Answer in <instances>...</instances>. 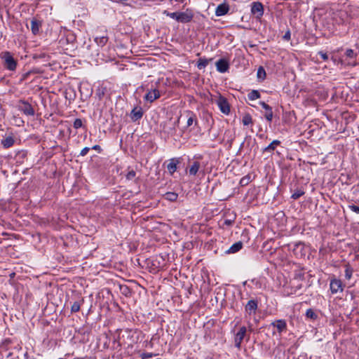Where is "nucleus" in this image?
Wrapping results in <instances>:
<instances>
[{
	"instance_id": "nucleus-1",
	"label": "nucleus",
	"mask_w": 359,
	"mask_h": 359,
	"mask_svg": "<svg viewBox=\"0 0 359 359\" xmlns=\"http://www.w3.org/2000/svg\"><path fill=\"white\" fill-rule=\"evenodd\" d=\"M2 59L4 60V67L6 69L10 71L15 70L17 67V61L14 59L11 53L8 51L4 53Z\"/></svg>"
},
{
	"instance_id": "nucleus-2",
	"label": "nucleus",
	"mask_w": 359,
	"mask_h": 359,
	"mask_svg": "<svg viewBox=\"0 0 359 359\" xmlns=\"http://www.w3.org/2000/svg\"><path fill=\"white\" fill-rule=\"evenodd\" d=\"M17 108L26 116H32L35 114V111L33 107L25 100H20L18 101Z\"/></svg>"
},
{
	"instance_id": "nucleus-3",
	"label": "nucleus",
	"mask_w": 359,
	"mask_h": 359,
	"mask_svg": "<svg viewBox=\"0 0 359 359\" xmlns=\"http://www.w3.org/2000/svg\"><path fill=\"white\" fill-rule=\"evenodd\" d=\"M251 13L256 19H261L264 15V6L259 1L252 2L251 4Z\"/></svg>"
},
{
	"instance_id": "nucleus-4",
	"label": "nucleus",
	"mask_w": 359,
	"mask_h": 359,
	"mask_svg": "<svg viewBox=\"0 0 359 359\" xmlns=\"http://www.w3.org/2000/svg\"><path fill=\"white\" fill-rule=\"evenodd\" d=\"M217 104L223 114L228 115L230 113V105L227 99L224 96L219 95L217 100Z\"/></svg>"
},
{
	"instance_id": "nucleus-5",
	"label": "nucleus",
	"mask_w": 359,
	"mask_h": 359,
	"mask_svg": "<svg viewBox=\"0 0 359 359\" xmlns=\"http://www.w3.org/2000/svg\"><path fill=\"white\" fill-rule=\"evenodd\" d=\"M330 289L332 294H337L344 290V285L340 279L332 278L330 280Z\"/></svg>"
},
{
	"instance_id": "nucleus-6",
	"label": "nucleus",
	"mask_w": 359,
	"mask_h": 359,
	"mask_svg": "<svg viewBox=\"0 0 359 359\" xmlns=\"http://www.w3.org/2000/svg\"><path fill=\"white\" fill-rule=\"evenodd\" d=\"M217 70L220 73H225L229 69V63L227 60L221 58L215 63Z\"/></svg>"
},
{
	"instance_id": "nucleus-7",
	"label": "nucleus",
	"mask_w": 359,
	"mask_h": 359,
	"mask_svg": "<svg viewBox=\"0 0 359 359\" xmlns=\"http://www.w3.org/2000/svg\"><path fill=\"white\" fill-rule=\"evenodd\" d=\"M194 14L191 11L187 10L185 12H180L177 22L187 23L192 20Z\"/></svg>"
},
{
	"instance_id": "nucleus-8",
	"label": "nucleus",
	"mask_w": 359,
	"mask_h": 359,
	"mask_svg": "<svg viewBox=\"0 0 359 359\" xmlns=\"http://www.w3.org/2000/svg\"><path fill=\"white\" fill-rule=\"evenodd\" d=\"M258 308V302L256 299H250L248 302L245 306V312L250 316L255 314L256 311Z\"/></svg>"
},
{
	"instance_id": "nucleus-9",
	"label": "nucleus",
	"mask_w": 359,
	"mask_h": 359,
	"mask_svg": "<svg viewBox=\"0 0 359 359\" xmlns=\"http://www.w3.org/2000/svg\"><path fill=\"white\" fill-rule=\"evenodd\" d=\"M247 332V328L245 326L241 327L239 329V331L236 333L235 336V346L237 348L241 347V344Z\"/></svg>"
},
{
	"instance_id": "nucleus-10",
	"label": "nucleus",
	"mask_w": 359,
	"mask_h": 359,
	"mask_svg": "<svg viewBox=\"0 0 359 359\" xmlns=\"http://www.w3.org/2000/svg\"><path fill=\"white\" fill-rule=\"evenodd\" d=\"M161 96V94H160V92L157 89H153L151 90H149L144 97V99L151 103L153 102L154 100L158 99Z\"/></svg>"
},
{
	"instance_id": "nucleus-11",
	"label": "nucleus",
	"mask_w": 359,
	"mask_h": 359,
	"mask_svg": "<svg viewBox=\"0 0 359 359\" xmlns=\"http://www.w3.org/2000/svg\"><path fill=\"white\" fill-rule=\"evenodd\" d=\"M143 114L142 107H134L130 114V119L132 121L135 122L142 118Z\"/></svg>"
},
{
	"instance_id": "nucleus-12",
	"label": "nucleus",
	"mask_w": 359,
	"mask_h": 359,
	"mask_svg": "<svg viewBox=\"0 0 359 359\" xmlns=\"http://www.w3.org/2000/svg\"><path fill=\"white\" fill-rule=\"evenodd\" d=\"M229 11V6L226 2L219 4L215 9V15L217 16H222L226 15Z\"/></svg>"
},
{
	"instance_id": "nucleus-13",
	"label": "nucleus",
	"mask_w": 359,
	"mask_h": 359,
	"mask_svg": "<svg viewBox=\"0 0 359 359\" xmlns=\"http://www.w3.org/2000/svg\"><path fill=\"white\" fill-rule=\"evenodd\" d=\"M259 104L263 107V109L266 110V113L264 114L265 118L268 121L271 122L273 119V116L272 108L264 102H260Z\"/></svg>"
},
{
	"instance_id": "nucleus-14",
	"label": "nucleus",
	"mask_w": 359,
	"mask_h": 359,
	"mask_svg": "<svg viewBox=\"0 0 359 359\" xmlns=\"http://www.w3.org/2000/svg\"><path fill=\"white\" fill-rule=\"evenodd\" d=\"M180 163V161L177 158H171L167 165V169L170 175H172L177 171V164Z\"/></svg>"
},
{
	"instance_id": "nucleus-15",
	"label": "nucleus",
	"mask_w": 359,
	"mask_h": 359,
	"mask_svg": "<svg viewBox=\"0 0 359 359\" xmlns=\"http://www.w3.org/2000/svg\"><path fill=\"white\" fill-rule=\"evenodd\" d=\"M179 119L180 118H178L176 121L174 122H172L171 120H170L168 123H165L164 126V130L168 134L172 135L175 131V126L177 125L179 123Z\"/></svg>"
},
{
	"instance_id": "nucleus-16",
	"label": "nucleus",
	"mask_w": 359,
	"mask_h": 359,
	"mask_svg": "<svg viewBox=\"0 0 359 359\" xmlns=\"http://www.w3.org/2000/svg\"><path fill=\"white\" fill-rule=\"evenodd\" d=\"M41 27V22L40 20L34 18L31 20V30L33 34H38Z\"/></svg>"
},
{
	"instance_id": "nucleus-17",
	"label": "nucleus",
	"mask_w": 359,
	"mask_h": 359,
	"mask_svg": "<svg viewBox=\"0 0 359 359\" xmlns=\"http://www.w3.org/2000/svg\"><path fill=\"white\" fill-rule=\"evenodd\" d=\"M271 325L276 327L279 333H281L284 330H286L287 324L285 320H277L273 323H271Z\"/></svg>"
},
{
	"instance_id": "nucleus-18",
	"label": "nucleus",
	"mask_w": 359,
	"mask_h": 359,
	"mask_svg": "<svg viewBox=\"0 0 359 359\" xmlns=\"http://www.w3.org/2000/svg\"><path fill=\"white\" fill-rule=\"evenodd\" d=\"M280 144V141L278 140H275L272 141L267 147L262 149L263 153H270L272 154L273 151L276 149V147Z\"/></svg>"
},
{
	"instance_id": "nucleus-19",
	"label": "nucleus",
	"mask_w": 359,
	"mask_h": 359,
	"mask_svg": "<svg viewBox=\"0 0 359 359\" xmlns=\"http://www.w3.org/2000/svg\"><path fill=\"white\" fill-rule=\"evenodd\" d=\"M243 248V243L238 241L233 243L226 251V254H233L240 251Z\"/></svg>"
},
{
	"instance_id": "nucleus-20",
	"label": "nucleus",
	"mask_w": 359,
	"mask_h": 359,
	"mask_svg": "<svg viewBox=\"0 0 359 359\" xmlns=\"http://www.w3.org/2000/svg\"><path fill=\"white\" fill-rule=\"evenodd\" d=\"M1 143L5 149H8L14 144L15 140L12 136H8L6 138L1 140Z\"/></svg>"
},
{
	"instance_id": "nucleus-21",
	"label": "nucleus",
	"mask_w": 359,
	"mask_h": 359,
	"mask_svg": "<svg viewBox=\"0 0 359 359\" xmlns=\"http://www.w3.org/2000/svg\"><path fill=\"white\" fill-rule=\"evenodd\" d=\"M201 165L198 161L193 162L189 170L190 175H196L200 169Z\"/></svg>"
},
{
	"instance_id": "nucleus-22",
	"label": "nucleus",
	"mask_w": 359,
	"mask_h": 359,
	"mask_svg": "<svg viewBox=\"0 0 359 359\" xmlns=\"http://www.w3.org/2000/svg\"><path fill=\"white\" fill-rule=\"evenodd\" d=\"M187 114H188V119H187V126L189 127V126H191L194 122H195V123L196 124L197 123V120H196V115L191 111H187Z\"/></svg>"
},
{
	"instance_id": "nucleus-23",
	"label": "nucleus",
	"mask_w": 359,
	"mask_h": 359,
	"mask_svg": "<svg viewBox=\"0 0 359 359\" xmlns=\"http://www.w3.org/2000/svg\"><path fill=\"white\" fill-rule=\"evenodd\" d=\"M212 59L208 60L206 58H200L197 62V67L199 69H204Z\"/></svg>"
},
{
	"instance_id": "nucleus-24",
	"label": "nucleus",
	"mask_w": 359,
	"mask_h": 359,
	"mask_svg": "<svg viewBox=\"0 0 359 359\" xmlns=\"http://www.w3.org/2000/svg\"><path fill=\"white\" fill-rule=\"evenodd\" d=\"M83 302V299H81L80 301L74 302L71 306V312L76 313L79 311L81 304Z\"/></svg>"
},
{
	"instance_id": "nucleus-25",
	"label": "nucleus",
	"mask_w": 359,
	"mask_h": 359,
	"mask_svg": "<svg viewBox=\"0 0 359 359\" xmlns=\"http://www.w3.org/2000/svg\"><path fill=\"white\" fill-rule=\"evenodd\" d=\"M345 267V278L347 280H350L352 277L353 269L349 264H346Z\"/></svg>"
},
{
	"instance_id": "nucleus-26",
	"label": "nucleus",
	"mask_w": 359,
	"mask_h": 359,
	"mask_svg": "<svg viewBox=\"0 0 359 359\" xmlns=\"http://www.w3.org/2000/svg\"><path fill=\"white\" fill-rule=\"evenodd\" d=\"M261 95L257 90H252L248 94V98L250 100H255L260 97Z\"/></svg>"
},
{
	"instance_id": "nucleus-27",
	"label": "nucleus",
	"mask_w": 359,
	"mask_h": 359,
	"mask_svg": "<svg viewBox=\"0 0 359 359\" xmlns=\"http://www.w3.org/2000/svg\"><path fill=\"white\" fill-rule=\"evenodd\" d=\"M164 197L166 200L174 202L177 201L178 194L175 192H167L165 194Z\"/></svg>"
},
{
	"instance_id": "nucleus-28",
	"label": "nucleus",
	"mask_w": 359,
	"mask_h": 359,
	"mask_svg": "<svg viewBox=\"0 0 359 359\" xmlns=\"http://www.w3.org/2000/svg\"><path fill=\"white\" fill-rule=\"evenodd\" d=\"M95 41L100 46H104L108 41V37L106 36L96 37Z\"/></svg>"
},
{
	"instance_id": "nucleus-29",
	"label": "nucleus",
	"mask_w": 359,
	"mask_h": 359,
	"mask_svg": "<svg viewBox=\"0 0 359 359\" xmlns=\"http://www.w3.org/2000/svg\"><path fill=\"white\" fill-rule=\"evenodd\" d=\"M266 72L263 67H259L257 69V76L259 79L264 80L266 78Z\"/></svg>"
},
{
	"instance_id": "nucleus-30",
	"label": "nucleus",
	"mask_w": 359,
	"mask_h": 359,
	"mask_svg": "<svg viewBox=\"0 0 359 359\" xmlns=\"http://www.w3.org/2000/svg\"><path fill=\"white\" fill-rule=\"evenodd\" d=\"M242 122L244 126H248L252 123V116L249 114H246L243 116Z\"/></svg>"
},
{
	"instance_id": "nucleus-31",
	"label": "nucleus",
	"mask_w": 359,
	"mask_h": 359,
	"mask_svg": "<svg viewBox=\"0 0 359 359\" xmlns=\"http://www.w3.org/2000/svg\"><path fill=\"white\" fill-rule=\"evenodd\" d=\"M306 316L308 318L316 320L318 318V315L314 312L312 309H309L306 311Z\"/></svg>"
},
{
	"instance_id": "nucleus-32",
	"label": "nucleus",
	"mask_w": 359,
	"mask_h": 359,
	"mask_svg": "<svg viewBox=\"0 0 359 359\" xmlns=\"http://www.w3.org/2000/svg\"><path fill=\"white\" fill-rule=\"evenodd\" d=\"M304 194V191L302 189H297L294 191V192L292 194L291 198L294 200H297L299 198L302 196Z\"/></svg>"
},
{
	"instance_id": "nucleus-33",
	"label": "nucleus",
	"mask_w": 359,
	"mask_h": 359,
	"mask_svg": "<svg viewBox=\"0 0 359 359\" xmlns=\"http://www.w3.org/2000/svg\"><path fill=\"white\" fill-rule=\"evenodd\" d=\"M164 13H165L167 16H169L170 18H172V19H175V20H176L177 21L178 20V17H179V13H180V12L169 13V12H168L167 11H164Z\"/></svg>"
},
{
	"instance_id": "nucleus-34",
	"label": "nucleus",
	"mask_w": 359,
	"mask_h": 359,
	"mask_svg": "<svg viewBox=\"0 0 359 359\" xmlns=\"http://www.w3.org/2000/svg\"><path fill=\"white\" fill-rule=\"evenodd\" d=\"M73 126L75 129H79L83 126V121L81 118H76L74 121Z\"/></svg>"
},
{
	"instance_id": "nucleus-35",
	"label": "nucleus",
	"mask_w": 359,
	"mask_h": 359,
	"mask_svg": "<svg viewBox=\"0 0 359 359\" xmlns=\"http://www.w3.org/2000/svg\"><path fill=\"white\" fill-rule=\"evenodd\" d=\"M136 176V172L135 170H129L126 175V177L128 180H133Z\"/></svg>"
},
{
	"instance_id": "nucleus-36",
	"label": "nucleus",
	"mask_w": 359,
	"mask_h": 359,
	"mask_svg": "<svg viewBox=\"0 0 359 359\" xmlns=\"http://www.w3.org/2000/svg\"><path fill=\"white\" fill-rule=\"evenodd\" d=\"M76 41V36L73 33H69L67 35V43H74Z\"/></svg>"
},
{
	"instance_id": "nucleus-37",
	"label": "nucleus",
	"mask_w": 359,
	"mask_h": 359,
	"mask_svg": "<svg viewBox=\"0 0 359 359\" xmlns=\"http://www.w3.org/2000/svg\"><path fill=\"white\" fill-rule=\"evenodd\" d=\"M294 279L297 280H303L304 279V273L301 271L295 273Z\"/></svg>"
},
{
	"instance_id": "nucleus-38",
	"label": "nucleus",
	"mask_w": 359,
	"mask_h": 359,
	"mask_svg": "<svg viewBox=\"0 0 359 359\" xmlns=\"http://www.w3.org/2000/svg\"><path fill=\"white\" fill-rule=\"evenodd\" d=\"M345 55L347 57H349V58H353L355 57V54L353 50H352V49H347L346 50Z\"/></svg>"
},
{
	"instance_id": "nucleus-39",
	"label": "nucleus",
	"mask_w": 359,
	"mask_h": 359,
	"mask_svg": "<svg viewBox=\"0 0 359 359\" xmlns=\"http://www.w3.org/2000/svg\"><path fill=\"white\" fill-rule=\"evenodd\" d=\"M249 182L250 177L245 176L241 178V180H240V184H241V186H245L249 183Z\"/></svg>"
},
{
	"instance_id": "nucleus-40",
	"label": "nucleus",
	"mask_w": 359,
	"mask_h": 359,
	"mask_svg": "<svg viewBox=\"0 0 359 359\" xmlns=\"http://www.w3.org/2000/svg\"><path fill=\"white\" fill-rule=\"evenodd\" d=\"M318 54L319 55H320L321 58L323 59V60L324 61H327L328 60V55L327 54V53L325 52H323V51H319L318 53Z\"/></svg>"
},
{
	"instance_id": "nucleus-41",
	"label": "nucleus",
	"mask_w": 359,
	"mask_h": 359,
	"mask_svg": "<svg viewBox=\"0 0 359 359\" xmlns=\"http://www.w3.org/2000/svg\"><path fill=\"white\" fill-rule=\"evenodd\" d=\"M348 207L351 210L355 212L356 214H359V206H357L355 205H349Z\"/></svg>"
},
{
	"instance_id": "nucleus-42",
	"label": "nucleus",
	"mask_w": 359,
	"mask_h": 359,
	"mask_svg": "<svg viewBox=\"0 0 359 359\" xmlns=\"http://www.w3.org/2000/svg\"><path fill=\"white\" fill-rule=\"evenodd\" d=\"M154 355L151 353H144L141 355L142 359H148L152 358Z\"/></svg>"
},
{
	"instance_id": "nucleus-43",
	"label": "nucleus",
	"mask_w": 359,
	"mask_h": 359,
	"mask_svg": "<svg viewBox=\"0 0 359 359\" xmlns=\"http://www.w3.org/2000/svg\"><path fill=\"white\" fill-rule=\"evenodd\" d=\"M90 148L89 147H84L80 152V156H86L88 152L90 151Z\"/></svg>"
},
{
	"instance_id": "nucleus-44",
	"label": "nucleus",
	"mask_w": 359,
	"mask_h": 359,
	"mask_svg": "<svg viewBox=\"0 0 359 359\" xmlns=\"http://www.w3.org/2000/svg\"><path fill=\"white\" fill-rule=\"evenodd\" d=\"M233 223V220H231V219H226L224 222V224L225 225H227V226H231Z\"/></svg>"
},
{
	"instance_id": "nucleus-45",
	"label": "nucleus",
	"mask_w": 359,
	"mask_h": 359,
	"mask_svg": "<svg viewBox=\"0 0 359 359\" xmlns=\"http://www.w3.org/2000/svg\"><path fill=\"white\" fill-rule=\"evenodd\" d=\"M92 149H94V150H96V151H98L99 152H100L102 151V149L100 147V145H94L93 147H92Z\"/></svg>"
},
{
	"instance_id": "nucleus-46",
	"label": "nucleus",
	"mask_w": 359,
	"mask_h": 359,
	"mask_svg": "<svg viewBox=\"0 0 359 359\" xmlns=\"http://www.w3.org/2000/svg\"><path fill=\"white\" fill-rule=\"evenodd\" d=\"M283 39L286 40H289L290 39V33L289 31L285 34V35L283 36Z\"/></svg>"
},
{
	"instance_id": "nucleus-47",
	"label": "nucleus",
	"mask_w": 359,
	"mask_h": 359,
	"mask_svg": "<svg viewBox=\"0 0 359 359\" xmlns=\"http://www.w3.org/2000/svg\"><path fill=\"white\" fill-rule=\"evenodd\" d=\"M16 121L18 122V126L22 125L24 123V121L20 118H18Z\"/></svg>"
},
{
	"instance_id": "nucleus-48",
	"label": "nucleus",
	"mask_w": 359,
	"mask_h": 359,
	"mask_svg": "<svg viewBox=\"0 0 359 359\" xmlns=\"http://www.w3.org/2000/svg\"><path fill=\"white\" fill-rule=\"evenodd\" d=\"M302 287V284H298L297 286H295L294 292L300 290Z\"/></svg>"
},
{
	"instance_id": "nucleus-49",
	"label": "nucleus",
	"mask_w": 359,
	"mask_h": 359,
	"mask_svg": "<svg viewBox=\"0 0 359 359\" xmlns=\"http://www.w3.org/2000/svg\"><path fill=\"white\" fill-rule=\"evenodd\" d=\"M243 145H244V142H243L241 143V147H240V149L243 147Z\"/></svg>"
},
{
	"instance_id": "nucleus-50",
	"label": "nucleus",
	"mask_w": 359,
	"mask_h": 359,
	"mask_svg": "<svg viewBox=\"0 0 359 359\" xmlns=\"http://www.w3.org/2000/svg\"><path fill=\"white\" fill-rule=\"evenodd\" d=\"M28 74H29V73H27L26 74H25V75L23 76V79H25Z\"/></svg>"
}]
</instances>
